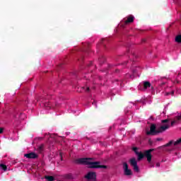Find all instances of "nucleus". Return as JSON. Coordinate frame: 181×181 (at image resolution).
Returning a JSON list of instances; mask_svg holds the SVG:
<instances>
[{"instance_id": "nucleus-19", "label": "nucleus", "mask_w": 181, "mask_h": 181, "mask_svg": "<svg viewBox=\"0 0 181 181\" xmlns=\"http://www.w3.org/2000/svg\"><path fill=\"white\" fill-rule=\"evenodd\" d=\"M59 156H60L61 160H63V153L60 152Z\"/></svg>"}, {"instance_id": "nucleus-22", "label": "nucleus", "mask_w": 181, "mask_h": 181, "mask_svg": "<svg viewBox=\"0 0 181 181\" xmlns=\"http://www.w3.org/2000/svg\"><path fill=\"white\" fill-rule=\"evenodd\" d=\"M170 94H171V95H175V91L170 92Z\"/></svg>"}, {"instance_id": "nucleus-7", "label": "nucleus", "mask_w": 181, "mask_h": 181, "mask_svg": "<svg viewBox=\"0 0 181 181\" xmlns=\"http://www.w3.org/2000/svg\"><path fill=\"white\" fill-rule=\"evenodd\" d=\"M129 163L131 166L133 167V169L135 172H139V167L138 166V162H136V159H135V158L130 159Z\"/></svg>"}, {"instance_id": "nucleus-5", "label": "nucleus", "mask_w": 181, "mask_h": 181, "mask_svg": "<svg viewBox=\"0 0 181 181\" xmlns=\"http://www.w3.org/2000/svg\"><path fill=\"white\" fill-rule=\"evenodd\" d=\"M85 179L88 181H95L97 180V174L95 172H88L87 175H85Z\"/></svg>"}, {"instance_id": "nucleus-18", "label": "nucleus", "mask_w": 181, "mask_h": 181, "mask_svg": "<svg viewBox=\"0 0 181 181\" xmlns=\"http://www.w3.org/2000/svg\"><path fill=\"white\" fill-rule=\"evenodd\" d=\"M133 151L136 153V155H137L139 153L138 151V148H136V147H134Z\"/></svg>"}, {"instance_id": "nucleus-12", "label": "nucleus", "mask_w": 181, "mask_h": 181, "mask_svg": "<svg viewBox=\"0 0 181 181\" xmlns=\"http://www.w3.org/2000/svg\"><path fill=\"white\" fill-rule=\"evenodd\" d=\"M181 120V115L179 116H177L175 119L171 122V125L173 126L175 125V124H176V122H177V121H180Z\"/></svg>"}, {"instance_id": "nucleus-34", "label": "nucleus", "mask_w": 181, "mask_h": 181, "mask_svg": "<svg viewBox=\"0 0 181 181\" xmlns=\"http://www.w3.org/2000/svg\"><path fill=\"white\" fill-rule=\"evenodd\" d=\"M105 40V39H103V40Z\"/></svg>"}, {"instance_id": "nucleus-10", "label": "nucleus", "mask_w": 181, "mask_h": 181, "mask_svg": "<svg viewBox=\"0 0 181 181\" xmlns=\"http://www.w3.org/2000/svg\"><path fill=\"white\" fill-rule=\"evenodd\" d=\"M134 16H127V19L124 21V25H128V23H132L134 22Z\"/></svg>"}, {"instance_id": "nucleus-26", "label": "nucleus", "mask_w": 181, "mask_h": 181, "mask_svg": "<svg viewBox=\"0 0 181 181\" xmlns=\"http://www.w3.org/2000/svg\"><path fill=\"white\" fill-rule=\"evenodd\" d=\"M148 144H149V145H152V144H153L152 141L149 140Z\"/></svg>"}, {"instance_id": "nucleus-31", "label": "nucleus", "mask_w": 181, "mask_h": 181, "mask_svg": "<svg viewBox=\"0 0 181 181\" xmlns=\"http://www.w3.org/2000/svg\"><path fill=\"white\" fill-rule=\"evenodd\" d=\"M91 64H93V62H90V64H88V66H90Z\"/></svg>"}, {"instance_id": "nucleus-27", "label": "nucleus", "mask_w": 181, "mask_h": 181, "mask_svg": "<svg viewBox=\"0 0 181 181\" xmlns=\"http://www.w3.org/2000/svg\"><path fill=\"white\" fill-rule=\"evenodd\" d=\"M165 95H170V92L166 93Z\"/></svg>"}, {"instance_id": "nucleus-28", "label": "nucleus", "mask_w": 181, "mask_h": 181, "mask_svg": "<svg viewBox=\"0 0 181 181\" xmlns=\"http://www.w3.org/2000/svg\"><path fill=\"white\" fill-rule=\"evenodd\" d=\"M150 166L151 168H155V165L153 164L151 165Z\"/></svg>"}, {"instance_id": "nucleus-17", "label": "nucleus", "mask_w": 181, "mask_h": 181, "mask_svg": "<svg viewBox=\"0 0 181 181\" xmlns=\"http://www.w3.org/2000/svg\"><path fill=\"white\" fill-rule=\"evenodd\" d=\"M0 168L2 170L6 171L8 169V167L5 164H0Z\"/></svg>"}, {"instance_id": "nucleus-33", "label": "nucleus", "mask_w": 181, "mask_h": 181, "mask_svg": "<svg viewBox=\"0 0 181 181\" xmlns=\"http://www.w3.org/2000/svg\"><path fill=\"white\" fill-rule=\"evenodd\" d=\"M143 42H145V40H143Z\"/></svg>"}, {"instance_id": "nucleus-14", "label": "nucleus", "mask_w": 181, "mask_h": 181, "mask_svg": "<svg viewBox=\"0 0 181 181\" xmlns=\"http://www.w3.org/2000/svg\"><path fill=\"white\" fill-rule=\"evenodd\" d=\"M103 63H105V57L101 56L99 57V64H103Z\"/></svg>"}, {"instance_id": "nucleus-6", "label": "nucleus", "mask_w": 181, "mask_h": 181, "mask_svg": "<svg viewBox=\"0 0 181 181\" xmlns=\"http://www.w3.org/2000/svg\"><path fill=\"white\" fill-rule=\"evenodd\" d=\"M122 165L125 176H131L132 175V170L128 168V163H127V162H124Z\"/></svg>"}, {"instance_id": "nucleus-20", "label": "nucleus", "mask_w": 181, "mask_h": 181, "mask_svg": "<svg viewBox=\"0 0 181 181\" xmlns=\"http://www.w3.org/2000/svg\"><path fill=\"white\" fill-rule=\"evenodd\" d=\"M156 166L157 168H159V166H160V163H156Z\"/></svg>"}, {"instance_id": "nucleus-24", "label": "nucleus", "mask_w": 181, "mask_h": 181, "mask_svg": "<svg viewBox=\"0 0 181 181\" xmlns=\"http://www.w3.org/2000/svg\"><path fill=\"white\" fill-rule=\"evenodd\" d=\"M4 132V129L2 128H0V134H2Z\"/></svg>"}, {"instance_id": "nucleus-25", "label": "nucleus", "mask_w": 181, "mask_h": 181, "mask_svg": "<svg viewBox=\"0 0 181 181\" xmlns=\"http://www.w3.org/2000/svg\"><path fill=\"white\" fill-rule=\"evenodd\" d=\"M87 93H88V91H90V88L89 87H88L87 88H86V90Z\"/></svg>"}, {"instance_id": "nucleus-3", "label": "nucleus", "mask_w": 181, "mask_h": 181, "mask_svg": "<svg viewBox=\"0 0 181 181\" xmlns=\"http://www.w3.org/2000/svg\"><path fill=\"white\" fill-rule=\"evenodd\" d=\"M153 151H155V149L151 148L144 151V153L139 152L138 154H136L138 156V160H142V158L146 157L148 163H151L152 161V152H153Z\"/></svg>"}, {"instance_id": "nucleus-1", "label": "nucleus", "mask_w": 181, "mask_h": 181, "mask_svg": "<svg viewBox=\"0 0 181 181\" xmlns=\"http://www.w3.org/2000/svg\"><path fill=\"white\" fill-rule=\"evenodd\" d=\"M92 158H81L75 160L78 165H87L89 169H107V165H101L98 161L94 162Z\"/></svg>"}, {"instance_id": "nucleus-4", "label": "nucleus", "mask_w": 181, "mask_h": 181, "mask_svg": "<svg viewBox=\"0 0 181 181\" xmlns=\"http://www.w3.org/2000/svg\"><path fill=\"white\" fill-rule=\"evenodd\" d=\"M47 100H49V98L42 95L39 98V100H37V101H40V103H42L43 105L45 107V108H47V110H50V108H54L55 106H57V104L51 105L50 103H49Z\"/></svg>"}, {"instance_id": "nucleus-8", "label": "nucleus", "mask_w": 181, "mask_h": 181, "mask_svg": "<svg viewBox=\"0 0 181 181\" xmlns=\"http://www.w3.org/2000/svg\"><path fill=\"white\" fill-rule=\"evenodd\" d=\"M171 145H174L175 146H179V145H181V138L177 139V141L170 140L168 143L165 144L163 146L165 148L168 146H170Z\"/></svg>"}, {"instance_id": "nucleus-9", "label": "nucleus", "mask_w": 181, "mask_h": 181, "mask_svg": "<svg viewBox=\"0 0 181 181\" xmlns=\"http://www.w3.org/2000/svg\"><path fill=\"white\" fill-rule=\"evenodd\" d=\"M24 156L28 159H36V158H37L38 156L35 153L31 152V153L25 154Z\"/></svg>"}, {"instance_id": "nucleus-29", "label": "nucleus", "mask_w": 181, "mask_h": 181, "mask_svg": "<svg viewBox=\"0 0 181 181\" xmlns=\"http://www.w3.org/2000/svg\"><path fill=\"white\" fill-rule=\"evenodd\" d=\"M118 71H119L118 69L115 70V73H118Z\"/></svg>"}, {"instance_id": "nucleus-32", "label": "nucleus", "mask_w": 181, "mask_h": 181, "mask_svg": "<svg viewBox=\"0 0 181 181\" xmlns=\"http://www.w3.org/2000/svg\"><path fill=\"white\" fill-rule=\"evenodd\" d=\"M127 63H128V62H126L124 63V64H127Z\"/></svg>"}, {"instance_id": "nucleus-30", "label": "nucleus", "mask_w": 181, "mask_h": 181, "mask_svg": "<svg viewBox=\"0 0 181 181\" xmlns=\"http://www.w3.org/2000/svg\"><path fill=\"white\" fill-rule=\"evenodd\" d=\"M108 67L111 68V67H112V65H109Z\"/></svg>"}, {"instance_id": "nucleus-2", "label": "nucleus", "mask_w": 181, "mask_h": 181, "mask_svg": "<svg viewBox=\"0 0 181 181\" xmlns=\"http://www.w3.org/2000/svg\"><path fill=\"white\" fill-rule=\"evenodd\" d=\"M162 125L157 128L156 129V124H152L150 127V131L146 132V135H158V134H162V132H165L167 129H169L170 124H169V119H163L161 120Z\"/></svg>"}, {"instance_id": "nucleus-23", "label": "nucleus", "mask_w": 181, "mask_h": 181, "mask_svg": "<svg viewBox=\"0 0 181 181\" xmlns=\"http://www.w3.org/2000/svg\"><path fill=\"white\" fill-rule=\"evenodd\" d=\"M156 141H163V139L157 138V139H156Z\"/></svg>"}, {"instance_id": "nucleus-15", "label": "nucleus", "mask_w": 181, "mask_h": 181, "mask_svg": "<svg viewBox=\"0 0 181 181\" xmlns=\"http://www.w3.org/2000/svg\"><path fill=\"white\" fill-rule=\"evenodd\" d=\"M45 179H46V180L47 181H54V177L52 175H46L45 177Z\"/></svg>"}, {"instance_id": "nucleus-11", "label": "nucleus", "mask_w": 181, "mask_h": 181, "mask_svg": "<svg viewBox=\"0 0 181 181\" xmlns=\"http://www.w3.org/2000/svg\"><path fill=\"white\" fill-rule=\"evenodd\" d=\"M143 87L145 90H146V88H149V87H151V82L144 81L143 82Z\"/></svg>"}, {"instance_id": "nucleus-13", "label": "nucleus", "mask_w": 181, "mask_h": 181, "mask_svg": "<svg viewBox=\"0 0 181 181\" xmlns=\"http://www.w3.org/2000/svg\"><path fill=\"white\" fill-rule=\"evenodd\" d=\"M44 150H45V144L40 145L37 148V152H39V153H42V152H43Z\"/></svg>"}, {"instance_id": "nucleus-21", "label": "nucleus", "mask_w": 181, "mask_h": 181, "mask_svg": "<svg viewBox=\"0 0 181 181\" xmlns=\"http://www.w3.org/2000/svg\"><path fill=\"white\" fill-rule=\"evenodd\" d=\"M150 119H151L152 121H155V118H153V116H151Z\"/></svg>"}, {"instance_id": "nucleus-16", "label": "nucleus", "mask_w": 181, "mask_h": 181, "mask_svg": "<svg viewBox=\"0 0 181 181\" xmlns=\"http://www.w3.org/2000/svg\"><path fill=\"white\" fill-rule=\"evenodd\" d=\"M175 42L177 43H181V35H177L175 37Z\"/></svg>"}]
</instances>
